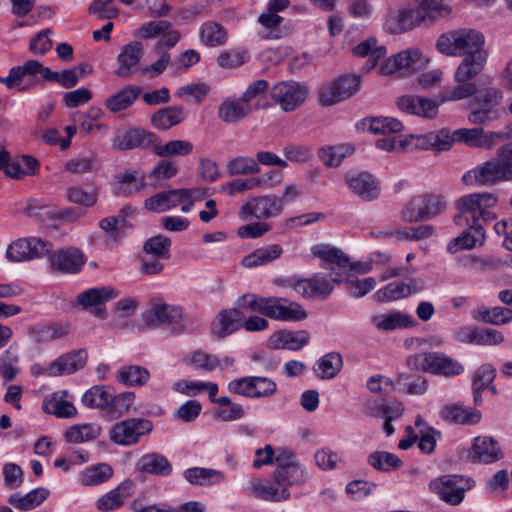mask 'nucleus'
Returning <instances> with one entry per match:
<instances>
[{
	"label": "nucleus",
	"mask_w": 512,
	"mask_h": 512,
	"mask_svg": "<svg viewBox=\"0 0 512 512\" xmlns=\"http://www.w3.org/2000/svg\"><path fill=\"white\" fill-rule=\"evenodd\" d=\"M194 195L193 189L180 188L160 192L145 200V207L154 212H164L176 207L183 201L189 200Z\"/></svg>",
	"instance_id": "nucleus-22"
},
{
	"label": "nucleus",
	"mask_w": 512,
	"mask_h": 512,
	"mask_svg": "<svg viewBox=\"0 0 512 512\" xmlns=\"http://www.w3.org/2000/svg\"><path fill=\"white\" fill-rule=\"evenodd\" d=\"M464 226H467V230L453 238L447 246V250L452 254L460 249H472L476 246H482L485 242L486 235L482 225L464 224Z\"/></svg>",
	"instance_id": "nucleus-26"
},
{
	"label": "nucleus",
	"mask_w": 512,
	"mask_h": 512,
	"mask_svg": "<svg viewBox=\"0 0 512 512\" xmlns=\"http://www.w3.org/2000/svg\"><path fill=\"white\" fill-rule=\"evenodd\" d=\"M155 155L166 158L171 156H186L193 151V144L186 140H171L165 144H152Z\"/></svg>",
	"instance_id": "nucleus-52"
},
{
	"label": "nucleus",
	"mask_w": 512,
	"mask_h": 512,
	"mask_svg": "<svg viewBox=\"0 0 512 512\" xmlns=\"http://www.w3.org/2000/svg\"><path fill=\"white\" fill-rule=\"evenodd\" d=\"M411 370L428 372L445 377H453L463 373V365L439 352L418 353L411 355L406 360Z\"/></svg>",
	"instance_id": "nucleus-3"
},
{
	"label": "nucleus",
	"mask_w": 512,
	"mask_h": 512,
	"mask_svg": "<svg viewBox=\"0 0 512 512\" xmlns=\"http://www.w3.org/2000/svg\"><path fill=\"white\" fill-rule=\"evenodd\" d=\"M66 198L71 203L84 207H92L97 203L98 190L93 188L87 191L78 185L70 186L66 189Z\"/></svg>",
	"instance_id": "nucleus-61"
},
{
	"label": "nucleus",
	"mask_w": 512,
	"mask_h": 512,
	"mask_svg": "<svg viewBox=\"0 0 512 512\" xmlns=\"http://www.w3.org/2000/svg\"><path fill=\"white\" fill-rule=\"evenodd\" d=\"M117 180L118 194L123 196H130L137 193L146 185L145 176H139L135 170L127 171L117 176Z\"/></svg>",
	"instance_id": "nucleus-56"
},
{
	"label": "nucleus",
	"mask_w": 512,
	"mask_h": 512,
	"mask_svg": "<svg viewBox=\"0 0 512 512\" xmlns=\"http://www.w3.org/2000/svg\"><path fill=\"white\" fill-rule=\"evenodd\" d=\"M155 135L140 128H131L115 136L113 148L117 150H131L135 148H148Z\"/></svg>",
	"instance_id": "nucleus-25"
},
{
	"label": "nucleus",
	"mask_w": 512,
	"mask_h": 512,
	"mask_svg": "<svg viewBox=\"0 0 512 512\" xmlns=\"http://www.w3.org/2000/svg\"><path fill=\"white\" fill-rule=\"evenodd\" d=\"M87 358L88 354L84 349L63 354L48 365V376L56 377L72 374L85 366Z\"/></svg>",
	"instance_id": "nucleus-21"
},
{
	"label": "nucleus",
	"mask_w": 512,
	"mask_h": 512,
	"mask_svg": "<svg viewBox=\"0 0 512 512\" xmlns=\"http://www.w3.org/2000/svg\"><path fill=\"white\" fill-rule=\"evenodd\" d=\"M473 318L477 321L490 325H506L512 322V309L501 306H495L492 308L482 307L474 312Z\"/></svg>",
	"instance_id": "nucleus-42"
},
{
	"label": "nucleus",
	"mask_w": 512,
	"mask_h": 512,
	"mask_svg": "<svg viewBox=\"0 0 512 512\" xmlns=\"http://www.w3.org/2000/svg\"><path fill=\"white\" fill-rule=\"evenodd\" d=\"M258 105L246 102L242 97L237 100L224 101L219 107V118L224 122L233 123L247 117Z\"/></svg>",
	"instance_id": "nucleus-35"
},
{
	"label": "nucleus",
	"mask_w": 512,
	"mask_h": 512,
	"mask_svg": "<svg viewBox=\"0 0 512 512\" xmlns=\"http://www.w3.org/2000/svg\"><path fill=\"white\" fill-rule=\"evenodd\" d=\"M414 24L419 23L416 21V13L410 9L390 12L386 19V27L393 34L410 30Z\"/></svg>",
	"instance_id": "nucleus-45"
},
{
	"label": "nucleus",
	"mask_w": 512,
	"mask_h": 512,
	"mask_svg": "<svg viewBox=\"0 0 512 512\" xmlns=\"http://www.w3.org/2000/svg\"><path fill=\"white\" fill-rule=\"evenodd\" d=\"M135 492V482L125 479L115 488L100 496L95 507L99 512H112L120 509Z\"/></svg>",
	"instance_id": "nucleus-18"
},
{
	"label": "nucleus",
	"mask_w": 512,
	"mask_h": 512,
	"mask_svg": "<svg viewBox=\"0 0 512 512\" xmlns=\"http://www.w3.org/2000/svg\"><path fill=\"white\" fill-rule=\"evenodd\" d=\"M69 332V325L63 322L48 323L39 326L36 337L39 342H51L63 338Z\"/></svg>",
	"instance_id": "nucleus-62"
},
{
	"label": "nucleus",
	"mask_w": 512,
	"mask_h": 512,
	"mask_svg": "<svg viewBox=\"0 0 512 512\" xmlns=\"http://www.w3.org/2000/svg\"><path fill=\"white\" fill-rule=\"evenodd\" d=\"M497 203V197L492 193H472L460 197L455 207L458 213L453 217L457 226L463 227L464 224L482 225L495 218V214L490 210Z\"/></svg>",
	"instance_id": "nucleus-2"
},
{
	"label": "nucleus",
	"mask_w": 512,
	"mask_h": 512,
	"mask_svg": "<svg viewBox=\"0 0 512 512\" xmlns=\"http://www.w3.org/2000/svg\"><path fill=\"white\" fill-rule=\"evenodd\" d=\"M274 463L277 467L273 474L280 481L299 485L306 482L309 478L306 469L302 467L295 453L291 450L283 448L275 450Z\"/></svg>",
	"instance_id": "nucleus-9"
},
{
	"label": "nucleus",
	"mask_w": 512,
	"mask_h": 512,
	"mask_svg": "<svg viewBox=\"0 0 512 512\" xmlns=\"http://www.w3.org/2000/svg\"><path fill=\"white\" fill-rule=\"evenodd\" d=\"M145 318L150 324L166 327L175 335L183 333L186 329L182 308L158 299L150 301Z\"/></svg>",
	"instance_id": "nucleus-5"
},
{
	"label": "nucleus",
	"mask_w": 512,
	"mask_h": 512,
	"mask_svg": "<svg viewBox=\"0 0 512 512\" xmlns=\"http://www.w3.org/2000/svg\"><path fill=\"white\" fill-rule=\"evenodd\" d=\"M354 148L349 144L324 146L319 149L318 157L327 167L336 168L341 165L344 158L352 155Z\"/></svg>",
	"instance_id": "nucleus-47"
},
{
	"label": "nucleus",
	"mask_w": 512,
	"mask_h": 512,
	"mask_svg": "<svg viewBox=\"0 0 512 512\" xmlns=\"http://www.w3.org/2000/svg\"><path fill=\"white\" fill-rule=\"evenodd\" d=\"M368 463L375 469L388 471L399 468L402 461L395 454L386 451H376L369 455Z\"/></svg>",
	"instance_id": "nucleus-64"
},
{
	"label": "nucleus",
	"mask_w": 512,
	"mask_h": 512,
	"mask_svg": "<svg viewBox=\"0 0 512 512\" xmlns=\"http://www.w3.org/2000/svg\"><path fill=\"white\" fill-rule=\"evenodd\" d=\"M371 322L376 329L381 331L410 328L416 323L412 316L400 311L375 314L372 316Z\"/></svg>",
	"instance_id": "nucleus-30"
},
{
	"label": "nucleus",
	"mask_w": 512,
	"mask_h": 512,
	"mask_svg": "<svg viewBox=\"0 0 512 512\" xmlns=\"http://www.w3.org/2000/svg\"><path fill=\"white\" fill-rule=\"evenodd\" d=\"M350 190L363 201H373L380 195V186L376 178L367 172L352 173L345 176Z\"/></svg>",
	"instance_id": "nucleus-19"
},
{
	"label": "nucleus",
	"mask_w": 512,
	"mask_h": 512,
	"mask_svg": "<svg viewBox=\"0 0 512 512\" xmlns=\"http://www.w3.org/2000/svg\"><path fill=\"white\" fill-rule=\"evenodd\" d=\"M311 252L313 256L323 261V268L330 270L332 280L340 282V278L349 266L348 257L341 250L327 244L314 245Z\"/></svg>",
	"instance_id": "nucleus-16"
},
{
	"label": "nucleus",
	"mask_w": 512,
	"mask_h": 512,
	"mask_svg": "<svg viewBox=\"0 0 512 512\" xmlns=\"http://www.w3.org/2000/svg\"><path fill=\"white\" fill-rule=\"evenodd\" d=\"M428 62V58L419 49L410 48L388 58L381 66L380 72L383 75L397 74L402 77L423 69Z\"/></svg>",
	"instance_id": "nucleus-7"
},
{
	"label": "nucleus",
	"mask_w": 512,
	"mask_h": 512,
	"mask_svg": "<svg viewBox=\"0 0 512 512\" xmlns=\"http://www.w3.org/2000/svg\"><path fill=\"white\" fill-rule=\"evenodd\" d=\"M398 108L408 114L417 115L423 118H434L438 113V103L432 99L416 96L404 95L397 100Z\"/></svg>",
	"instance_id": "nucleus-23"
},
{
	"label": "nucleus",
	"mask_w": 512,
	"mask_h": 512,
	"mask_svg": "<svg viewBox=\"0 0 512 512\" xmlns=\"http://www.w3.org/2000/svg\"><path fill=\"white\" fill-rule=\"evenodd\" d=\"M470 457L474 462L485 464L495 462L501 457L500 446L489 436H478L474 439Z\"/></svg>",
	"instance_id": "nucleus-28"
},
{
	"label": "nucleus",
	"mask_w": 512,
	"mask_h": 512,
	"mask_svg": "<svg viewBox=\"0 0 512 512\" xmlns=\"http://www.w3.org/2000/svg\"><path fill=\"white\" fill-rule=\"evenodd\" d=\"M18 347L10 345L0 356V377L5 381H12L20 373Z\"/></svg>",
	"instance_id": "nucleus-46"
},
{
	"label": "nucleus",
	"mask_w": 512,
	"mask_h": 512,
	"mask_svg": "<svg viewBox=\"0 0 512 512\" xmlns=\"http://www.w3.org/2000/svg\"><path fill=\"white\" fill-rule=\"evenodd\" d=\"M484 43L485 38L479 31L461 28L441 34L436 48L447 56H464L454 77L456 82H466L477 76L485 66L487 52Z\"/></svg>",
	"instance_id": "nucleus-1"
},
{
	"label": "nucleus",
	"mask_w": 512,
	"mask_h": 512,
	"mask_svg": "<svg viewBox=\"0 0 512 512\" xmlns=\"http://www.w3.org/2000/svg\"><path fill=\"white\" fill-rule=\"evenodd\" d=\"M109 402H111V393L102 386L90 388L82 397V403L89 408L108 410Z\"/></svg>",
	"instance_id": "nucleus-58"
},
{
	"label": "nucleus",
	"mask_w": 512,
	"mask_h": 512,
	"mask_svg": "<svg viewBox=\"0 0 512 512\" xmlns=\"http://www.w3.org/2000/svg\"><path fill=\"white\" fill-rule=\"evenodd\" d=\"M171 240L163 235L153 236L144 243L145 254L168 260L170 258Z\"/></svg>",
	"instance_id": "nucleus-60"
},
{
	"label": "nucleus",
	"mask_w": 512,
	"mask_h": 512,
	"mask_svg": "<svg viewBox=\"0 0 512 512\" xmlns=\"http://www.w3.org/2000/svg\"><path fill=\"white\" fill-rule=\"evenodd\" d=\"M266 309V317L280 321L295 322L307 317L306 311L300 304L281 297H270L269 306H266Z\"/></svg>",
	"instance_id": "nucleus-20"
},
{
	"label": "nucleus",
	"mask_w": 512,
	"mask_h": 512,
	"mask_svg": "<svg viewBox=\"0 0 512 512\" xmlns=\"http://www.w3.org/2000/svg\"><path fill=\"white\" fill-rule=\"evenodd\" d=\"M360 86L357 76H342L325 85L319 92V101L323 106H330L344 101L354 95Z\"/></svg>",
	"instance_id": "nucleus-13"
},
{
	"label": "nucleus",
	"mask_w": 512,
	"mask_h": 512,
	"mask_svg": "<svg viewBox=\"0 0 512 512\" xmlns=\"http://www.w3.org/2000/svg\"><path fill=\"white\" fill-rule=\"evenodd\" d=\"M475 486L472 478L462 475H443L429 483L430 490L445 503L457 506L465 498V492Z\"/></svg>",
	"instance_id": "nucleus-4"
},
{
	"label": "nucleus",
	"mask_w": 512,
	"mask_h": 512,
	"mask_svg": "<svg viewBox=\"0 0 512 512\" xmlns=\"http://www.w3.org/2000/svg\"><path fill=\"white\" fill-rule=\"evenodd\" d=\"M142 88L137 85H126L118 93L108 97L105 101L107 109L117 113L129 108L141 95Z\"/></svg>",
	"instance_id": "nucleus-39"
},
{
	"label": "nucleus",
	"mask_w": 512,
	"mask_h": 512,
	"mask_svg": "<svg viewBox=\"0 0 512 512\" xmlns=\"http://www.w3.org/2000/svg\"><path fill=\"white\" fill-rule=\"evenodd\" d=\"M283 211L282 200L274 194L251 197L240 208L239 216L248 221L252 218L268 220L278 217Z\"/></svg>",
	"instance_id": "nucleus-8"
},
{
	"label": "nucleus",
	"mask_w": 512,
	"mask_h": 512,
	"mask_svg": "<svg viewBox=\"0 0 512 512\" xmlns=\"http://www.w3.org/2000/svg\"><path fill=\"white\" fill-rule=\"evenodd\" d=\"M177 173L178 167L174 161L162 160L148 174V184L157 187L162 181L171 179Z\"/></svg>",
	"instance_id": "nucleus-57"
},
{
	"label": "nucleus",
	"mask_w": 512,
	"mask_h": 512,
	"mask_svg": "<svg viewBox=\"0 0 512 512\" xmlns=\"http://www.w3.org/2000/svg\"><path fill=\"white\" fill-rule=\"evenodd\" d=\"M183 477L188 483L199 486L216 485L225 480L222 471L205 467L188 468L184 471Z\"/></svg>",
	"instance_id": "nucleus-37"
},
{
	"label": "nucleus",
	"mask_w": 512,
	"mask_h": 512,
	"mask_svg": "<svg viewBox=\"0 0 512 512\" xmlns=\"http://www.w3.org/2000/svg\"><path fill=\"white\" fill-rule=\"evenodd\" d=\"M113 468L108 463H98L83 470L79 475V481L83 486H98L112 478Z\"/></svg>",
	"instance_id": "nucleus-43"
},
{
	"label": "nucleus",
	"mask_w": 512,
	"mask_h": 512,
	"mask_svg": "<svg viewBox=\"0 0 512 512\" xmlns=\"http://www.w3.org/2000/svg\"><path fill=\"white\" fill-rule=\"evenodd\" d=\"M118 295V290L112 286L94 287L81 292L77 301L83 307L99 306Z\"/></svg>",
	"instance_id": "nucleus-41"
},
{
	"label": "nucleus",
	"mask_w": 512,
	"mask_h": 512,
	"mask_svg": "<svg viewBox=\"0 0 512 512\" xmlns=\"http://www.w3.org/2000/svg\"><path fill=\"white\" fill-rule=\"evenodd\" d=\"M444 420L461 424H475L480 420V413L465 409L459 405H447L440 412Z\"/></svg>",
	"instance_id": "nucleus-54"
},
{
	"label": "nucleus",
	"mask_w": 512,
	"mask_h": 512,
	"mask_svg": "<svg viewBox=\"0 0 512 512\" xmlns=\"http://www.w3.org/2000/svg\"><path fill=\"white\" fill-rule=\"evenodd\" d=\"M334 281L324 276L315 275L309 279H302L295 283V291L305 298L327 297L333 291Z\"/></svg>",
	"instance_id": "nucleus-27"
},
{
	"label": "nucleus",
	"mask_w": 512,
	"mask_h": 512,
	"mask_svg": "<svg viewBox=\"0 0 512 512\" xmlns=\"http://www.w3.org/2000/svg\"><path fill=\"white\" fill-rule=\"evenodd\" d=\"M307 94L308 91L305 86L291 80L279 82L270 90L272 100L284 112H291L300 107L304 103Z\"/></svg>",
	"instance_id": "nucleus-12"
},
{
	"label": "nucleus",
	"mask_w": 512,
	"mask_h": 512,
	"mask_svg": "<svg viewBox=\"0 0 512 512\" xmlns=\"http://www.w3.org/2000/svg\"><path fill=\"white\" fill-rule=\"evenodd\" d=\"M144 46L140 41L125 44L116 58L115 74L120 78H129L142 70L141 60Z\"/></svg>",
	"instance_id": "nucleus-15"
},
{
	"label": "nucleus",
	"mask_w": 512,
	"mask_h": 512,
	"mask_svg": "<svg viewBox=\"0 0 512 512\" xmlns=\"http://www.w3.org/2000/svg\"><path fill=\"white\" fill-rule=\"evenodd\" d=\"M342 367V356L337 352H330L317 361L316 372L322 379H332L341 371Z\"/></svg>",
	"instance_id": "nucleus-55"
},
{
	"label": "nucleus",
	"mask_w": 512,
	"mask_h": 512,
	"mask_svg": "<svg viewBox=\"0 0 512 512\" xmlns=\"http://www.w3.org/2000/svg\"><path fill=\"white\" fill-rule=\"evenodd\" d=\"M283 253V249L279 244H270L257 248L249 255L245 256L241 264L246 268H254L263 266L278 259Z\"/></svg>",
	"instance_id": "nucleus-40"
},
{
	"label": "nucleus",
	"mask_w": 512,
	"mask_h": 512,
	"mask_svg": "<svg viewBox=\"0 0 512 512\" xmlns=\"http://www.w3.org/2000/svg\"><path fill=\"white\" fill-rule=\"evenodd\" d=\"M186 117L182 107L170 106L158 110L152 115L151 121L155 128L159 130H168L172 126L181 123Z\"/></svg>",
	"instance_id": "nucleus-44"
},
{
	"label": "nucleus",
	"mask_w": 512,
	"mask_h": 512,
	"mask_svg": "<svg viewBox=\"0 0 512 512\" xmlns=\"http://www.w3.org/2000/svg\"><path fill=\"white\" fill-rule=\"evenodd\" d=\"M293 485L280 481L277 477H273L272 480L254 477L248 481L246 491L249 495L260 500L280 502L289 499L290 492L288 488Z\"/></svg>",
	"instance_id": "nucleus-11"
},
{
	"label": "nucleus",
	"mask_w": 512,
	"mask_h": 512,
	"mask_svg": "<svg viewBox=\"0 0 512 512\" xmlns=\"http://www.w3.org/2000/svg\"><path fill=\"white\" fill-rule=\"evenodd\" d=\"M43 409L46 413L53 414L58 418H71L77 414V409L68 397V391L61 390L54 392L43 402Z\"/></svg>",
	"instance_id": "nucleus-32"
},
{
	"label": "nucleus",
	"mask_w": 512,
	"mask_h": 512,
	"mask_svg": "<svg viewBox=\"0 0 512 512\" xmlns=\"http://www.w3.org/2000/svg\"><path fill=\"white\" fill-rule=\"evenodd\" d=\"M199 40L207 47H220L228 41V31L216 21H205L199 29Z\"/></svg>",
	"instance_id": "nucleus-38"
},
{
	"label": "nucleus",
	"mask_w": 512,
	"mask_h": 512,
	"mask_svg": "<svg viewBox=\"0 0 512 512\" xmlns=\"http://www.w3.org/2000/svg\"><path fill=\"white\" fill-rule=\"evenodd\" d=\"M396 388L408 395H423L428 389L427 380L421 375L411 373H398L396 376Z\"/></svg>",
	"instance_id": "nucleus-49"
},
{
	"label": "nucleus",
	"mask_w": 512,
	"mask_h": 512,
	"mask_svg": "<svg viewBox=\"0 0 512 512\" xmlns=\"http://www.w3.org/2000/svg\"><path fill=\"white\" fill-rule=\"evenodd\" d=\"M40 69L41 63L39 61L28 60L21 66L12 67L6 77H0V83L9 89L18 88L19 90H25L28 86L23 85V78L26 75L33 77L39 74Z\"/></svg>",
	"instance_id": "nucleus-33"
},
{
	"label": "nucleus",
	"mask_w": 512,
	"mask_h": 512,
	"mask_svg": "<svg viewBox=\"0 0 512 512\" xmlns=\"http://www.w3.org/2000/svg\"><path fill=\"white\" fill-rule=\"evenodd\" d=\"M452 0H416L417 8L416 21L422 22H434L438 19L448 17L452 8L449 3Z\"/></svg>",
	"instance_id": "nucleus-24"
},
{
	"label": "nucleus",
	"mask_w": 512,
	"mask_h": 512,
	"mask_svg": "<svg viewBox=\"0 0 512 512\" xmlns=\"http://www.w3.org/2000/svg\"><path fill=\"white\" fill-rule=\"evenodd\" d=\"M117 379L119 382L129 387L143 386L149 381L150 373L142 366H123L118 371Z\"/></svg>",
	"instance_id": "nucleus-51"
},
{
	"label": "nucleus",
	"mask_w": 512,
	"mask_h": 512,
	"mask_svg": "<svg viewBox=\"0 0 512 512\" xmlns=\"http://www.w3.org/2000/svg\"><path fill=\"white\" fill-rule=\"evenodd\" d=\"M49 495V489L45 487H38L25 495L20 492L11 494L8 498V503L20 511H29L42 504Z\"/></svg>",
	"instance_id": "nucleus-34"
},
{
	"label": "nucleus",
	"mask_w": 512,
	"mask_h": 512,
	"mask_svg": "<svg viewBox=\"0 0 512 512\" xmlns=\"http://www.w3.org/2000/svg\"><path fill=\"white\" fill-rule=\"evenodd\" d=\"M502 99V92L495 88H488L475 97L477 108L468 116L472 124H485L499 117L497 109Z\"/></svg>",
	"instance_id": "nucleus-14"
},
{
	"label": "nucleus",
	"mask_w": 512,
	"mask_h": 512,
	"mask_svg": "<svg viewBox=\"0 0 512 512\" xmlns=\"http://www.w3.org/2000/svg\"><path fill=\"white\" fill-rule=\"evenodd\" d=\"M260 171V166L255 159L248 156H238L227 164V172L230 176L250 175Z\"/></svg>",
	"instance_id": "nucleus-59"
},
{
	"label": "nucleus",
	"mask_w": 512,
	"mask_h": 512,
	"mask_svg": "<svg viewBox=\"0 0 512 512\" xmlns=\"http://www.w3.org/2000/svg\"><path fill=\"white\" fill-rule=\"evenodd\" d=\"M100 428L92 424L75 425L65 432V438L71 443H83L96 438Z\"/></svg>",
	"instance_id": "nucleus-63"
},
{
	"label": "nucleus",
	"mask_w": 512,
	"mask_h": 512,
	"mask_svg": "<svg viewBox=\"0 0 512 512\" xmlns=\"http://www.w3.org/2000/svg\"><path fill=\"white\" fill-rule=\"evenodd\" d=\"M309 342V334L306 331H278L272 334L268 340L269 347L273 349L299 350Z\"/></svg>",
	"instance_id": "nucleus-31"
},
{
	"label": "nucleus",
	"mask_w": 512,
	"mask_h": 512,
	"mask_svg": "<svg viewBox=\"0 0 512 512\" xmlns=\"http://www.w3.org/2000/svg\"><path fill=\"white\" fill-rule=\"evenodd\" d=\"M491 136L484 133L482 128H462L454 131L455 142H464L472 147L490 149L492 147Z\"/></svg>",
	"instance_id": "nucleus-48"
},
{
	"label": "nucleus",
	"mask_w": 512,
	"mask_h": 512,
	"mask_svg": "<svg viewBox=\"0 0 512 512\" xmlns=\"http://www.w3.org/2000/svg\"><path fill=\"white\" fill-rule=\"evenodd\" d=\"M462 180L467 185H494L504 181H512V170L503 168L498 160H490L467 171Z\"/></svg>",
	"instance_id": "nucleus-10"
},
{
	"label": "nucleus",
	"mask_w": 512,
	"mask_h": 512,
	"mask_svg": "<svg viewBox=\"0 0 512 512\" xmlns=\"http://www.w3.org/2000/svg\"><path fill=\"white\" fill-rule=\"evenodd\" d=\"M399 218L404 223H416L427 220L422 195H415L401 208Z\"/></svg>",
	"instance_id": "nucleus-53"
},
{
	"label": "nucleus",
	"mask_w": 512,
	"mask_h": 512,
	"mask_svg": "<svg viewBox=\"0 0 512 512\" xmlns=\"http://www.w3.org/2000/svg\"><path fill=\"white\" fill-rule=\"evenodd\" d=\"M138 470L144 473L166 477L172 471V465L169 460L157 452L144 454L138 461Z\"/></svg>",
	"instance_id": "nucleus-36"
},
{
	"label": "nucleus",
	"mask_w": 512,
	"mask_h": 512,
	"mask_svg": "<svg viewBox=\"0 0 512 512\" xmlns=\"http://www.w3.org/2000/svg\"><path fill=\"white\" fill-rule=\"evenodd\" d=\"M244 312L237 309L221 311L212 323V332L219 338H224L242 327Z\"/></svg>",
	"instance_id": "nucleus-29"
},
{
	"label": "nucleus",
	"mask_w": 512,
	"mask_h": 512,
	"mask_svg": "<svg viewBox=\"0 0 512 512\" xmlns=\"http://www.w3.org/2000/svg\"><path fill=\"white\" fill-rule=\"evenodd\" d=\"M153 423L146 418H129L114 424L109 430L110 440L120 446L136 445L143 436L151 433Z\"/></svg>",
	"instance_id": "nucleus-6"
},
{
	"label": "nucleus",
	"mask_w": 512,
	"mask_h": 512,
	"mask_svg": "<svg viewBox=\"0 0 512 512\" xmlns=\"http://www.w3.org/2000/svg\"><path fill=\"white\" fill-rule=\"evenodd\" d=\"M354 53L361 57L368 56L369 59L365 64V68L371 70L386 55V48L383 45H378L375 38H369L358 44L354 48Z\"/></svg>",
	"instance_id": "nucleus-50"
},
{
	"label": "nucleus",
	"mask_w": 512,
	"mask_h": 512,
	"mask_svg": "<svg viewBox=\"0 0 512 512\" xmlns=\"http://www.w3.org/2000/svg\"><path fill=\"white\" fill-rule=\"evenodd\" d=\"M85 262L84 253L75 247L61 249L49 256L51 269L60 274H77Z\"/></svg>",
	"instance_id": "nucleus-17"
}]
</instances>
